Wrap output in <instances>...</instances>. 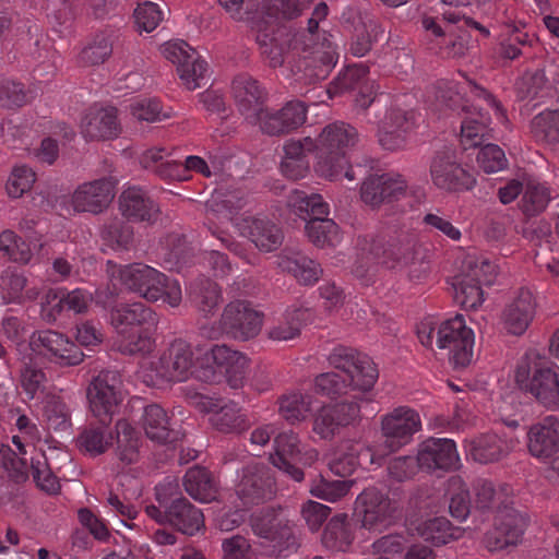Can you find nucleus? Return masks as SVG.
Returning <instances> with one entry per match:
<instances>
[{
	"label": "nucleus",
	"mask_w": 559,
	"mask_h": 559,
	"mask_svg": "<svg viewBox=\"0 0 559 559\" xmlns=\"http://www.w3.org/2000/svg\"><path fill=\"white\" fill-rule=\"evenodd\" d=\"M353 534L346 522V515L332 518L324 528L322 544L332 551H347L353 542Z\"/></svg>",
	"instance_id": "53"
},
{
	"label": "nucleus",
	"mask_w": 559,
	"mask_h": 559,
	"mask_svg": "<svg viewBox=\"0 0 559 559\" xmlns=\"http://www.w3.org/2000/svg\"><path fill=\"white\" fill-rule=\"evenodd\" d=\"M382 457L383 454H378V452L360 442H344L334 452L329 462V467L333 474L346 477L352 475L357 466L380 465Z\"/></svg>",
	"instance_id": "30"
},
{
	"label": "nucleus",
	"mask_w": 559,
	"mask_h": 559,
	"mask_svg": "<svg viewBox=\"0 0 559 559\" xmlns=\"http://www.w3.org/2000/svg\"><path fill=\"white\" fill-rule=\"evenodd\" d=\"M32 344L43 347V354L61 366H76L83 361L84 354L78 345L63 334L46 330L32 335Z\"/></svg>",
	"instance_id": "29"
},
{
	"label": "nucleus",
	"mask_w": 559,
	"mask_h": 559,
	"mask_svg": "<svg viewBox=\"0 0 559 559\" xmlns=\"http://www.w3.org/2000/svg\"><path fill=\"white\" fill-rule=\"evenodd\" d=\"M230 219L240 235L249 238L261 251H274L283 242L281 228L266 217L242 216Z\"/></svg>",
	"instance_id": "27"
},
{
	"label": "nucleus",
	"mask_w": 559,
	"mask_h": 559,
	"mask_svg": "<svg viewBox=\"0 0 559 559\" xmlns=\"http://www.w3.org/2000/svg\"><path fill=\"white\" fill-rule=\"evenodd\" d=\"M231 96L240 115L250 124H258L266 108L267 92L252 75L239 73L231 81Z\"/></svg>",
	"instance_id": "17"
},
{
	"label": "nucleus",
	"mask_w": 559,
	"mask_h": 559,
	"mask_svg": "<svg viewBox=\"0 0 559 559\" xmlns=\"http://www.w3.org/2000/svg\"><path fill=\"white\" fill-rule=\"evenodd\" d=\"M97 418L99 419L98 425H90L85 427L78 437V445L80 450L92 456L106 452L114 440V436L109 431L108 427L111 420H108L106 417Z\"/></svg>",
	"instance_id": "44"
},
{
	"label": "nucleus",
	"mask_w": 559,
	"mask_h": 559,
	"mask_svg": "<svg viewBox=\"0 0 559 559\" xmlns=\"http://www.w3.org/2000/svg\"><path fill=\"white\" fill-rule=\"evenodd\" d=\"M425 317L417 325V336L423 346L432 348L433 342L440 349H448L450 361L455 368L466 367L473 357L474 332L466 326L463 317H451L441 323Z\"/></svg>",
	"instance_id": "6"
},
{
	"label": "nucleus",
	"mask_w": 559,
	"mask_h": 559,
	"mask_svg": "<svg viewBox=\"0 0 559 559\" xmlns=\"http://www.w3.org/2000/svg\"><path fill=\"white\" fill-rule=\"evenodd\" d=\"M416 123L417 115L413 109L391 105L378 124L379 144L388 151L403 148Z\"/></svg>",
	"instance_id": "19"
},
{
	"label": "nucleus",
	"mask_w": 559,
	"mask_h": 559,
	"mask_svg": "<svg viewBox=\"0 0 559 559\" xmlns=\"http://www.w3.org/2000/svg\"><path fill=\"white\" fill-rule=\"evenodd\" d=\"M530 453L538 459H549L559 452V419L547 416L527 431Z\"/></svg>",
	"instance_id": "34"
},
{
	"label": "nucleus",
	"mask_w": 559,
	"mask_h": 559,
	"mask_svg": "<svg viewBox=\"0 0 559 559\" xmlns=\"http://www.w3.org/2000/svg\"><path fill=\"white\" fill-rule=\"evenodd\" d=\"M236 21L246 22L255 36L260 53L272 68L287 63L295 82L314 84L328 78L338 60L331 34L319 33L329 8L320 2L307 28L292 34L287 21L297 17L313 0H218Z\"/></svg>",
	"instance_id": "1"
},
{
	"label": "nucleus",
	"mask_w": 559,
	"mask_h": 559,
	"mask_svg": "<svg viewBox=\"0 0 559 559\" xmlns=\"http://www.w3.org/2000/svg\"><path fill=\"white\" fill-rule=\"evenodd\" d=\"M183 486L193 499L201 502H211L217 495V483L204 467L189 468L183 477Z\"/></svg>",
	"instance_id": "46"
},
{
	"label": "nucleus",
	"mask_w": 559,
	"mask_h": 559,
	"mask_svg": "<svg viewBox=\"0 0 559 559\" xmlns=\"http://www.w3.org/2000/svg\"><path fill=\"white\" fill-rule=\"evenodd\" d=\"M368 74L369 68L362 63H357L348 66L336 81L341 91L357 92L355 103L362 109H367L376 102V86Z\"/></svg>",
	"instance_id": "35"
},
{
	"label": "nucleus",
	"mask_w": 559,
	"mask_h": 559,
	"mask_svg": "<svg viewBox=\"0 0 559 559\" xmlns=\"http://www.w3.org/2000/svg\"><path fill=\"white\" fill-rule=\"evenodd\" d=\"M199 406L201 411L210 414L212 427L219 432L240 435L251 426L246 409L236 402L202 396Z\"/></svg>",
	"instance_id": "22"
},
{
	"label": "nucleus",
	"mask_w": 559,
	"mask_h": 559,
	"mask_svg": "<svg viewBox=\"0 0 559 559\" xmlns=\"http://www.w3.org/2000/svg\"><path fill=\"white\" fill-rule=\"evenodd\" d=\"M119 206L123 216L136 222H154L159 213L158 205L139 187H129L119 197Z\"/></svg>",
	"instance_id": "36"
},
{
	"label": "nucleus",
	"mask_w": 559,
	"mask_h": 559,
	"mask_svg": "<svg viewBox=\"0 0 559 559\" xmlns=\"http://www.w3.org/2000/svg\"><path fill=\"white\" fill-rule=\"evenodd\" d=\"M142 425L147 438L157 443H174L179 439V431L170 424L166 411L157 404L144 407Z\"/></svg>",
	"instance_id": "39"
},
{
	"label": "nucleus",
	"mask_w": 559,
	"mask_h": 559,
	"mask_svg": "<svg viewBox=\"0 0 559 559\" xmlns=\"http://www.w3.org/2000/svg\"><path fill=\"white\" fill-rule=\"evenodd\" d=\"M168 523L186 535H194L204 527L200 509L186 498H177L168 506Z\"/></svg>",
	"instance_id": "40"
},
{
	"label": "nucleus",
	"mask_w": 559,
	"mask_h": 559,
	"mask_svg": "<svg viewBox=\"0 0 559 559\" xmlns=\"http://www.w3.org/2000/svg\"><path fill=\"white\" fill-rule=\"evenodd\" d=\"M139 433L126 419L116 424L117 456L124 465L136 462L139 457Z\"/></svg>",
	"instance_id": "50"
},
{
	"label": "nucleus",
	"mask_w": 559,
	"mask_h": 559,
	"mask_svg": "<svg viewBox=\"0 0 559 559\" xmlns=\"http://www.w3.org/2000/svg\"><path fill=\"white\" fill-rule=\"evenodd\" d=\"M92 301V295L83 288L73 290L49 288L41 298V312L44 314H61L63 312L83 314L88 310Z\"/></svg>",
	"instance_id": "31"
},
{
	"label": "nucleus",
	"mask_w": 559,
	"mask_h": 559,
	"mask_svg": "<svg viewBox=\"0 0 559 559\" xmlns=\"http://www.w3.org/2000/svg\"><path fill=\"white\" fill-rule=\"evenodd\" d=\"M122 380L117 370H102L91 382L87 396L91 411L96 417L111 420L112 415L122 402Z\"/></svg>",
	"instance_id": "16"
},
{
	"label": "nucleus",
	"mask_w": 559,
	"mask_h": 559,
	"mask_svg": "<svg viewBox=\"0 0 559 559\" xmlns=\"http://www.w3.org/2000/svg\"><path fill=\"white\" fill-rule=\"evenodd\" d=\"M43 416L49 429L67 431L71 427V411L57 395H47L44 401Z\"/></svg>",
	"instance_id": "55"
},
{
	"label": "nucleus",
	"mask_w": 559,
	"mask_h": 559,
	"mask_svg": "<svg viewBox=\"0 0 559 559\" xmlns=\"http://www.w3.org/2000/svg\"><path fill=\"white\" fill-rule=\"evenodd\" d=\"M289 205L300 218H309L306 233L313 245L322 248L334 247L341 242L340 228L333 219L328 218L330 205L322 195L295 190L289 197Z\"/></svg>",
	"instance_id": "9"
},
{
	"label": "nucleus",
	"mask_w": 559,
	"mask_h": 559,
	"mask_svg": "<svg viewBox=\"0 0 559 559\" xmlns=\"http://www.w3.org/2000/svg\"><path fill=\"white\" fill-rule=\"evenodd\" d=\"M102 237L112 249L127 250L133 239V229L128 223L116 219L104 227Z\"/></svg>",
	"instance_id": "64"
},
{
	"label": "nucleus",
	"mask_w": 559,
	"mask_h": 559,
	"mask_svg": "<svg viewBox=\"0 0 559 559\" xmlns=\"http://www.w3.org/2000/svg\"><path fill=\"white\" fill-rule=\"evenodd\" d=\"M278 266L305 285H313L322 274L320 265L299 251L285 250L278 258Z\"/></svg>",
	"instance_id": "42"
},
{
	"label": "nucleus",
	"mask_w": 559,
	"mask_h": 559,
	"mask_svg": "<svg viewBox=\"0 0 559 559\" xmlns=\"http://www.w3.org/2000/svg\"><path fill=\"white\" fill-rule=\"evenodd\" d=\"M437 107L461 108L465 117L461 124V145L464 150L483 146L491 139L490 116L480 103L491 109L501 122L507 120L501 103L484 87L464 80H439L435 85Z\"/></svg>",
	"instance_id": "2"
},
{
	"label": "nucleus",
	"mask_w": 559,
	"mask_h": 559,
	"mask_svg": "<svg viewBox=\"0 0 559 559\" xmlns=\"http://www.w3.org/2000/svg\"><path fill=\"white\" fill-rule=\"evenodd\" d=\"M472 1L473 0H440L436 12L450 24L459 25L460 28L477 29L484 37H488L490 35L489 29L467 16L464 12V8L469 5Z\"/></svg>",
	"instance_id": "47"
},
{
	"label": "nucleus",
	"mask_w": 559,
	"mask_h": 559,
	"mask_svg": "<svg viewBox=\"0 0 559 559\" xmlns=\"http://www.w3.org/2000/svg\"><path fill=\"white\" fill-rule=\"evenodd\" d=\"M48 16L53 23V29L63 36L71 27L76 10L82 0H46Z\"/></svg>",
	"instance_id": "54"
},
{
	"label": "nucleus",
	"mask_w": 559,
	"mask_h": 559,
	"mask_svg": "<svg viewBox=\"0 0 559 559\" xmlns=\"http://www.w3.org/2000/svg\"><path fill=\"white\" fill-rule=\"evenodd\" d=\"M80 131L86 141L116 139L121 131L115 107L91 106L80 122Z\"/></svg>",
	"instance_id": "28"
},
{
	"label": "nucleus",
	"mask_w": 559,
	"mask_h": 559,
	"mask_svg": "<svg viewBox=\"0 0 559 559\" xmlns=\"http://www.w3.org/2000/svg\"><path fill=\"white\" fill-rule=\"evenodd\" d=\"M206 359L211 360L215 369L225 376L230 388L242 386L249 367V359L246 355L226 345H215L206 354Z\"/></svg>",
	"instance_id": "33"
},
{
	"label": "nucleus",
	"mask_w": 559,
	"mask_h": 559,
	"mask_svg": "<svg viewBox=\"0 0 559 559\" xmlns=\"http://www.w3.org/2000/svg\"><path fill=\"white\" fill-rule=\"evenodd\" d=\"M383 34L384 28L373 20H369L368 22L356 26L349 46L350 52L356 57H364L370 51L372 45L377 43Z\"/></svg>",
	"instance_id": "56"
},
{
	"label": "nucleus",
	"mask_w": 559,
	"mask_h": 559,
	"mask_svg": "<svg viewBox=\"0 0 559 559\" xmlns=\"http://www.w3.org/2000/svg\"><path fill=\"white\" fill-rule=\"evenodd\" d=\"M118 32L111 28L100 31L92 37L82 49L79 61L84 66L104 63L112 53L114 44L118 39Z\"/></svg>",
	"instance_id": "45"
},
{
	"label": "nucleus",
	"mask_w": 559,
	"mask_h": 559,
	"mask_svg": "<svg viewBox=\"0 0 559 559\" xmlns=\"http://www.w3.org/2000/svg\"><path fill=\"white\" fill-rule=\"evenodd\" d=\"M115 186L116 181L106 177L80 185L71 198L74 211L102 213L115 197Z\"/></svg>",
	"instance_id": "26"
},
{
	"label": "nucleus",
	"mask_w": 559,
	"mask_h": 559,
	"mask_svg": "<svg viewBox=\"0 0 559 559\" xmlns=\"http://www.w3.org/2000/svg\"><path fill=\"white\" fill-rule=\"evenodd\" d=\"M119 278L128 289L139 293L147 301H162L175 308L182 300L181 287L156 269L134 263L119 270Z\"/></svg>",
	"instance_id": "8"
},
{
	"label": "nucleus",
	"mask_w": 559,
	"mask_h": 559,
	"mask_svg": "<svg viewBox=\"0 0 559 559\" xmlns=\"http://www.w3.org/2000/svg\"><path fill=\"white\" fill-rule=\"evenodd\" d=\"M250 525L253 533L272 544L274 551H295L297 549L296 537L287 524H283L280 514L272 508H263L250 516Z\"/></svg>",
	"instance_id": "21"
},
{
	"label": "nucleus",
	"mask_w": 559,
	"mask_h": 559,
	"mask_svg": "<svg viewBox=\"0 0 559 559\" xmlns=\"http://www.w3.org/2000/svg\"><path fill=\"white\" fill-rule=\"evenodd\" d=\"M358 140L357 129L343 121L326 124L316 139L308 136L307 143L313 145L314 170L318 176L329 180H355L356 173L349 165L347 151L353 148Z\"/></svg>",
	"instance_id": "5"
},
{
	"label": "nucleus",
	"mask_w": 559,
	"mask_h": 559,
	"mask_svg": "<svg viewBox=\"0 0 559 559\" xmlns=\"http://www.w3.org/2000/svg\"><path fill=\"white\" fill-rule=\"evenodd\" d=\"M274 454L270 456L272 464L295 481H301L305 477L304 471L297 464L311 465L319 455L314 449L302 452L298 436L292 430L281 432L274 438Z\"/></svg>",
	"instance_id": "14"
},
{
	"label": "nucleus",
	"mask_w": 559,
	"mask_h": 559,
	"mask_svg": "<svg viewBox=\"0 0 559 559\" xmlns=\"http://www.w3.org/2000/svg\"><path fill=\"white\" fill-rule=\"evenodd\" d=\"M419 531L425 540L431 542L437 546L460 537V528L454 527L444 516L433 518L424 522Z\"/></svg>",
	"instance_id": "57"
},
{
	"label": "nucleus",
	"mask_w": 559,
	"mask_h": 559,
	"mask_svg": "<svg viewBox=\"0 0 559 559\" xmlns=\"http://www.w3.org/2000/svg\"><path fill=\"white\" fill-rule=\"evenodd\" d=\"M383 445L388 453L395 452L408 444L413 436L420 430L419 414L407 406H400L382 418ZM383 456L385 455L382 452Z\"/></svg>",
	"instance_id": "18"
},
{
	"label": "nucleus",
	"mask_w": 559,
	"mask_h": 559,
	"mask_svg": "<svg viewBox=\"0 0 559 559\" xmlns=\"http://www.w3.org/2000/svg\"><path fill=\"white\" fill-rule=\"evenodd\" d=\"M423 27L440 39L438 45H440L442 56L448 58H461L466 53L467 46L465 41L462 38L447 41L441 26L433 16L425 15L423 17Z\"/></svg>",
	"instance_id": "61"
},
{
	"label": "nucleus",
	"mask_w": 559,
	"mask_h": 559,
	"mask_svg": "<svg viewBox=\"0 0 559 559\" xmlns=\"http://www.w3.org/2000/svg\"><path fill=\"white\" fill-rule=\"evenodd\" d=\"M163 56L177 66L183 85L193 91L207 81V62L199 52L182 39L169 40L160 47Z\"/></svg>",
	"instance_id": "13"
},
{
	"label": "nucleus",
	"mask_w": 559,
	"mask_h": 559,
	"mask_svg": "<svg viewBox=\"0 0 559 559\" xmlns=\"http://www.w3.org/2000/svg\"><path fill=\"white\" fill-rule=\"evenodd\" d=\"M510 493L509 485L497 490L489 480H480L475 487L476 508L481 511L497 509L492 528L483 538L485 548L491 552L516 546L526 528L525 518L510 506Z\"/></svg>",
	"instance_id": "4"
},
{
	"label": "nucleus",
	"mask_w": 559,
	"mask_h": 559,
	"mask_svg": "<svg viewBox=\"0 0 559 559\" xmlns=\"http://www.w3.org/2000/svg\"><path fill=\"white\" fill-rule=\"evenodd\" d=\"M169 153L164 147L146 150L140 159L143 168L155 173L163 180H186V168L181 162L165 159Z\"/></svg>",
	"instance_id": "41"
},
{
	"label": "nucleus",
	"mask_w": 559,
	"mask_h": 559,
	"mask_svg": "<svg viewBox=\"0 0 559 559\" xmlns=\"http://www.w3.org/2000/svg\"><path fill=\"white\" fill-rule=\"evenodd\" d=\"M356 513L362 527L382 532L401 518V506L386 490L368 487L356 498Z\"/></svg>",
	"instance_id": "12"
},
{
	"label": "nucleus",
	"mask_w": 559,
	"mask_h": 559,
	"mask_svg": "<svg viewBox=\"0 0 559 559\" xmlns=\"http://www.w3.org/2000/svg\"><path fill=\"white\" fill-rule=\"evenodd\" d=\"M537 41L535 33L528 24L522 26H513L501 31L499 52L503 59L515 60L520 58L526 48H532Z\"/></svg>",
	"instance_id": "43"
},
{
	"label": "nucleus",
	"mask_w": 559,
	"mask_h": 559,
	"mask_svg": "<svg viewBox=\"0 0 559 559\" xmlns=\"http://www.w3.org/2000/svg\"><path fill=\"white\" fill-rule=\"evenodd\" d=\"M531 132L536 141L548 144L559 142V110L538 114L531 122Z\"/></svg>",
	"instance_id": "58"
},
{
	"label": "nucleus",
	"mask_w": 559,
	"mask_h": 559,
	"mask_svg": "<svg viewBox=\"0 0 559 559\" xmlns=\"http://www.w3.org/2000/svg\"><path fill=\"white\" fill-rule=\"evenodd\" d=\"M447 496L449 498V512L452 518L463 522L471 513L469 490L459 475L451 476L447 484Z\"/></svg>",
	"instance_id": "48"
},
{
	"label": "nucleus",
	"mask_w": 559,
	"mask_h": 559,
	"mask_svg": "<svg viewBox=\"0 0 559 559\" xmlns=\"http://www.w3.org/2000/svg\"><path fill=\"white\" fill-rule=\"evenodd\" d=\"M307 118V107L300 100L287 102L280 110L265 108L263 118L258 122L262 132L280 135L292 132L302 126Z\"/></svg>",
	"instance_id": "32"
},
{
	"label": "nucleus",
	"mask_w": 559,
	"mask_h": 559,
	"mask_svg": "<svg viewBox=\"0 0 559 559\" xmlns=\"http://www.w3.org/2000/svg\"><path fill=\"white\" fill-rule=\"evenodd\" d=\"M361 200L370 206H379L383 202L407 199L409 190L401 175L382 174L368 177L360 188Z\"/></svg>",
	"instance_id": "24"
},
{
	"label": "nucleus",
	"mask_w": 559,
	"mask_h": 559,
	"mask_svg": "<svg viewBox=\"0 0 559 559\" xmlns=\"http://www.w3.org/2000/svg\"><path fill=\"white\" fill-rule=\"evenodd\" d=\"M192 301L204 312L213 311L222 300V292L217 283L199 276L189 285Z\"/></svg>",
	"instance_id": "52"
},
{
	"label": "nucleus",
	"mask_w": 559,
	"mask_h": 559,
	"mask_svg": "<svg viewBox=\"0 0 559 559\" xmlns=\"http://www.w3.org/2000/svg\"><path fill=\"white\" fill-rule=\"evenodd\" d=\"M513 447V439L506 433H486L472 440L467 451L474 461L488 464L504 457Z\"/></svg>",
	"instance_id": "37"
},
{
	"label": "nucleus",
	"mask_w": 559,
	"mask_h": 559,
	"mask_svg": "<svg viewBox=\"0 0 559 559\" xmlns=\"http://www.w3.org/2000/svg\"><path fill=\"white\" fill-rule=\"evenodd\" d=\"M515 383L540 404L555 408L559 404V376L554 364L537 350L530 349L515 369Z\"/></svg>",
	"instance_id": "7"
},
{
	"label": "nucleus",
	"mask_w": 559,
	"mask_h": 559,
	"mask_svg": "<svg viewBox=\"0 0 559 559\" xmlns=\"http://www.w3.org/2000/svg\"><path fill=\"white\" fill-rule=\"evenodd\" d=\"M414 238L405 233L391 236L379 235L371 240L369 253L376 259H382V263L390 260L394 262L407 261L414 248Z\"/></svg>",
	"instance_id": "38"
},
{
	"label": "nucleus",
	"mask_w": 559,
	"mask_h": 559,
	"mask_svg": "<svg viewBox=\"0 0 559 559\" xmlns=\"http://www.w3.org/2000/svg\"><path fill=\"white\" fill-rule=\"evenodd\" d=\"M329 364L337 371L321 373L314 380L316 391L331 399L352 392L370 391L379 371L371 358L355 348L338 345L329 355Z\"/></svg>",
	"instance_id": "3"
},
{
	"label": "nucleus",
	"mask_w": 559,
	"mask_h": 559,
	"mask_svg": "<svg viewBox=\"0 0 559 559\" xmlns=\"http://www.w3.org/2000/svg\"><path fill=\"white\" fill-rule=\"evenodd\" d=\"M116 331L115 346L126 355L150 354L156 342L155 317H110Z\"/></svg>",
	"instance_id": "11"
},
{
	"label": "nucleus",
	"mask_w": 559,
	"mask_h": 559,
	"mask_svg": "<svg viewBox=\"0 0 559 559\" xmlns=\"http://www.w3.org/2000/svg\"><path fill=\"white\" fill-rule=\"evenodd\" d=\"M418 464L427 472L455 471L461 466L456 444L448 438H429L418 450Z\"/></svg>",
	"instance_id": "25"
},
{
	"label": "nucleus",
	"mask_w": 559,
	"mask_h": 559,
	"mask_svg": "<svg viewBox=\"0 0 559 559\" xmlns=\"http://www.w3.org/2000/svg\"><path fill=\"white\" fill-rule=\"evenodd\" d=\"M429 173L433 186L445 192L469 191L476 185L474 174L450 152H438L430 163Z\"/></svg>",
	"instance_id": "15"
},
{
	"label": "nucleus",
	"mask_w": 559,
	"mask_h": 559,
	"mask_svg": "<svg viewBox=\"0 0 559 559\" xmlns=\"http://www.w3.org/2000/svg\"><path fill=\"white\" fill-rule=\"evenodd\" d=\"M550 200L549 189L535 180H528L522 198V210L526 215L544 211Z\"/></svg>",
	"instance_id": "62"
},
{
	"label": "nucleus",
	"mask_w": 559,
	"mask_h": 559,
	"mask_svg": "<svg viewBox=\"0 0 559 559\" xmlns=\"http://www.w3.org/2000/svg\"><path fill=\"white\" fill-rule=\"evenodd\" d=\"M487 13L497 25L502 27V31L513 28V26L524 27V25L528 24L525 21L524 14L516 10L513 0H498L488 7Z\"/></svg>",
	"instance_id": "59"
},
{
	"label": "nucleus",
	"mask_w": 559,
	"mask_h": 559,
	"mask_svg": "<svg viewBox=\"0 0 559 559\" xmlns=\"http://www.w3.org/2000/svg\"><path fill=\"white\" fill-rule=\"evenodd\" d=\"M0 253L7 260L23 265L28 264L34 257L31 243L11 229L0 233Z\"/></svg>",
	"instance_id": "51"
},
{
	"label": "nucleus",
	"mask_w": 559,
	"mask_h": 559,
	"mask_svg": "<svg viewBox=\"0 0 559 559\" xmlns=\"http://www.w3.org/2000/svg\"><path fill=\"white\" fill-rule=\"evenodd\" d=\"M226 319L227 337L247 341L259 334L262 328L261 317H222Z\"/></svg>",
	"instance_id": "60"
},
{
	"label": "nucleus",
	"mask_w": 559,
	"mask_h": 559,
	"mask_svg": "<svg viewBox=\"0 0 559 559\" xmlns=\"http://www.w3.org/2000/svg\"><path fill=\"white\" fill-rule=\"evenodd\" d=\"M275 480L272 471L263 463H250L242 468L236 493L245 507L264 502L273 497Z\"/></svg>",
	"instance_id": "20"
},
{
	"label": "nucleus",
	"mask_w": 559,
	"mask_h": 559,
	"mask_svg": "<svg viewBox=\"0 0 559 559\" xmlns=\"http://www.w3.org/2000/svg\"><path fill=\"white\" fill-rule=\"evenodd\" d=\"M547 88V79L542 70L527 71L516 82V95L521 100L543 97Z\"/></svg>",
	"instance_id": "63"
},
{
	"label": "nucleus",
	"mask_w": 559,
	"mask_h": 559,
	"mask_svg": "<svg viewBox=\"0 0 559 559\" xmlns=\"http://www.w3.org/2000/svg\"><path fill=\"white\" fill-rule=\"evenodd\" d=\"M152 371L159 380L167 382L185 381L193 367L191 346L183 340H175L158 360L151 364Z\"/></svg>",
	"instance_id": "23"
},
{
	"label": "nucleus",
	"mask_w": 559,
	"mask_h": 559,
	"mask_svg": "<svg viewBox=\"0 0 559 559\" xmlns=\"http://www.w3.org/2000/svg\"><path fill=\"white\" fill-rule=\"evenodd\" d=\"M497 266L485 257L467 255L452 280L454 302L464 311H476L484 300L483 285H492Z\"/></svg>",
	"instance_id": "10"
},
{
	"label": "nucleus",
	"mask_w": 559,
	"mask_h": 559,
	"mask_svg": "<svg viewBox=\"0 0 559 559\" xmlns=\"http://www.w3.org/2000/svg\"><path fill=\"white\" fill-rule=\"evenodd\" d=\"M278 404L281 416L290 424L305 420L314 408L313 396L301 392L283 395Z\"/></svg>",
	"instance_id": "49"
}]
</instances>
